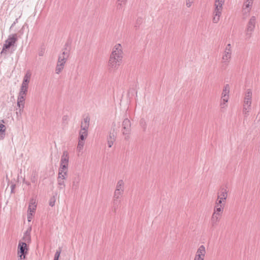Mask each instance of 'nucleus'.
I'll use <instances>...</instances> for the list:
<instances>
[{
	"label": "nucleus",
	"mask_w": 260,
	"mask_h": 260,
	"mask_svg": "<svg viewBox=\"0 0 260 260\" xmlns=\"http://www.w3.org/2000/svg\"><path fill=\"white\" fill-rule=\"evenodd\" d=\"M123 48L120 44H116L113 48L108 62V67L111 71H116L122 62Z\"/></svg>",
	"instance_id": "f257e3e1"
},
{
	"label": "nucleus",
	"mask_w": 260,
	"mask_h": 260,
	"mask_svg": "<svg viewBox=\"0 0 260 260\" xmlns=\"http://www.w3.org/2000/svg\"><path fill=\"white\" fill-rule=\"evenodd\" d=\"M60 250H57L55 253L54 260H58L60 254Z\"/></svg>",
	"instance_id": "a19ab883"
},
{
	"label": "nucleus",
	"mask_w": 260,
	"mask_h": 260,
	"mask_svg": "<svg viewBox=\"0 0 260 260\" xmlns=\"http://www.w3.org/2000/svg\"><path fill=\"white\" fill-rule=\"evenodd\" d=\"M64 64L59 63H57V65L55 68V73L57 74H60L64 68Z\"/></svg>",
	"instance_id": "c85d7f7f"
},
{
	"label": "nucleus",
	"mask_w": 260,
	"mask_h": 260,
	"mask_svg": "<svg viewBox=\"0 0 260 260\" xmlns=\"http://www.w3.org/2000/svg\"><path fill=\"white\" fill-rule=\"evenodd\" d=\"M140 124L141 125V126H142V127L144 129H146V124L145 121L144 120H143V119L141 120Z\"/></svg>",
	"instance_id": "c03bdc74"
},
{
	"label": "nucleus",
	"mask_w": 260,
	"mask_h": 260,
	"mask_svg": "<svg viewBox=\"0 0 260 260\" xmlns=\"http://www.w3.org/2000/svg\"><path fill=\"white\" fill-rule=\"evenodd\" d=\"M26 94L27 93H26L25 92H22L19 91L18 97L25 98V96H26Z\"/></svg>",
	"instance_id": "a18cd8bd"
},
{
	"label": "nucleus",
	"mask_w": 260,
	"mask_h": 260,
	"mask_svg": "<svg viewBox=\"0 0 260 260\" xmlns=\"http://www.w3.org/2000/svg\"><path fill=\"white\" fill-rule=\"evenodd\" d=\"M206 252L205 247L203 245H201L198 249L194 258L197 260H204Z\"/></svg>",
	"instance_id": "6e6552de"
},
{
	"label": "nucleus",
	"mask_w": 260,
	"mask_h": 260,
	"mask_svg": "<svg viewBox=\"0 0 260 260\" xmlns=\"http://www.w3.org/2000/svg\"><path fill=\"white\" fill-rule=\"evenodd\" d=\"M224 205H219L218 204L215 203V205L214 208V212H216L219 213H221L223 211Z\"/></svg>",
	"instance_id": "cd10ccee"
},
{
	"label": "nucleus",
	"mask_w": 260,
	"mask_h": 260,
	"mask_svg": "<svg viewBox=\"0 0 260 260\" xmlns=\"http://www.w3.org/2000/svg\"><path fill=\"white\" fill-rule=\"evenodd\" d=\"M5 126L3 124H0V139H3L5 136Z\"/></svg>",
	"instance_id": "7c9ffc66"
},
{
	"label": "nucleus",
	"mask_w": 260,
	"mask_h": 260,
	"mask_svg": "<svg viewBox=\"0 0 260 260\" xmlns=\"http://www.w3.org/2000/svg\"><path fill=\"white\" fill-rule=\"evenodd\" d=\"M25 183L27 185H30V183L28 182H26Z\"/></svg>",
	"instance_id": "6e6d98bb"
},
{
	"label": "nucleus",
	"mask_w": 260,
	"mask_h": 260,
	"mask_svg": "<svg viewBox=\"0 0 260 260\" xmlns=\"http://www.w3.org/2000/svg\"><path fill=\"white\" fill-rule=\"evenodd\" d=\"M193 3V0H186V5L188 8L191 7L192 4Z\"/></svg>",
	"instance_id": "79ce46f5"
},
{
	"label": "nucleus",
	"mask_w": 260,
	"mask_h": 260,
	"mask_svg": "<svg viewBox=\"0 0 260 260\" xmlns=\"http://www.w3.org/2000/svg\"><path fill=\"white\" fill-rule=\"evenodd\" d=\"M224 2L225 0H215L213 10L222 11Z\"/></svg>",
	"instance_id": "2eb2a0df"
},
{
	"label": "nucleus",
	"mask_w": 260,
	"mask_h": 260,
	"mask_svg": "<svg viewBox=\"0 0 260 260\" xmlns=\"http://www.w3.org/2000/svg\"><path fill=\"white\" fill-rule=\"evenodd\" d=\"M221 214V213L213 212L211 218V223L212 226H215L217 222L219 221Z\"/></svg>",
	"instance_id": "9b49d317"
},
{
	"label": "nucleus",
	"mask_w": 260,
	"mask_h": 260,
	"mask_svg": "<svg viewBox=\"0 0 260 260\" xmlns=\"http://www.w3.org/2000/svg\"><path fill=\"white\" fill-rule=\"evenodd\" d=\"M70 55L69 50L67 48L63 50L62 53L58 56L57 62L65 64Z\"/></svg>",
	"instance_id": "1a4fd4ad"
},
{
	"label": "nucleus",
	"mask_w": 260,
	"mask_h": 260,
	"mask_svg": "<svg viewBox=\"0 0 260 260\" xmlns=\"http://www.w3.org/2000/svg\"><path fill=\"white\" fill-rule=\"evenodd\" d=\"M131 122L127 118H125L122 123V133L124 136V140L128 141L131 133Z\"/></svg>",
	"instance_id": "7ed1b4c3"
},
{
	"label": "nucleus",
	"mask_w": 260,
	"mask_h": 260,
	"mask_svg": "<svg viewBox=\"0 0 260 260\" xmlns=\"http://www.w3.org/2000/svg\"><path fill=\"white\" fill-rule=\"evenodd\" d=\"M18 22V19H16L15 20V21L14 22V23L12 24V25L11 26V27L10 28H12V27H13L15 24Z\"/></svg>",
	"instance_id": "603ef678"
},
{
	"label": "nucleus",
	"mask_w": 260,
	"mask_h": 260,
	"mask_svg": "<svg viewBox=\"0 0 260 260\" xmlns=\"http://www.w3.org/2000/svg\"><path fill=\"white\" fill-rule=\"evenodd\" d=\"M250 10H251L249 9V8L248 9V8H245L243 7L242 13H243V16H244L245 17H247L249 15Z\"/></svg>",
	"instance_id": "c9c22d12"
},
{
	"label": "nucleus",
	"mask_w": 260,
	"mask_h": 260,
	"mask_svg": "<svg viewBox=\"0 0 260 260\" xmlns=\"http://www.w3.org/2000/svg\"><path fill=\"white\" fill-rule=\"evenodd\" d=\"M25 98L18 97L17 98V106L18 107V109H17V110H18L19 113L20 115L23 111L25 104Z\"/></svg>",
	"instance_id": "4468645a"
},
{
	"label": "nucleus",
	"mask_w": 260,
	"mask_h": 260,
	"mask_svg": "<svg viewBox=\"0 0 260 260\" xmlns=\"http://www.w3.org/2000/svg\"><path fill=\"white\" fill-rule=\"evenodd\" d=\"M31 181L33 183H35L37 181V178L35 175L31 176Z\"/></svg>",
	"instance_id": "de8ad7c7"
},
{
	"label": "nucleus",
	"mask_w": 260,
	"mask_h": 260,
	"mask_svg": "<svg viewBox=\"0 0 260 260\" xmlns=\"http://www.w3.org/2000/svg\"><path fill=\"white\" fill-rule=\"evenodd\" d=\"M251 109V104L246 105L243 104L242 113L245 117H247L249 115V113Z\"/></svg>",
	"instance_id": "aec40b11"
},
{
	"label": "nucleus",
	"mask_w": 260,
	"mask_h": 260,
	"mask_svg": "<svg viewBox=\"0 0 260 260\" xmlns=\"http://www.w3.org/2000/svg\"><path fill=\"white\" fill-rule=\"evenodd\" d=\"M56 199L54 196L51 197L49 200V204L51 207H53L55 205Z\"/></svg>",
	"instance_id": "e433bc0d"
},
{
	"label": "nucleus",
	"mask_w": 260,
	"mask_h": 260,
	"mask_svg": "<svg viewBox=\"0 0 260 260\" xmlns=\"http://www.w3.org/2000/svg\"><path fill=\"white\" fill-rule=\"evenodd\" d=\"M17 41V36L16 34H13L9 36L7 40H6L4 44L3 49L1 52V54L5 53L6 49H9L11 46H13Z\"/></svg>",
	"instance_id": "423d86ee"
},
{
	"label": "nucleus",
	"mask_w": 260,
	"mask_h": 260,
	"mask_svg": "<svg viewBox=\"0 0 260 260\" xmlns=\"http://www.w3.org/2000/svg\"><path fill=\"white\" fill-rule=\"evenodd\" d=\"M32 219V213H29L27 215V220L28 221H30Z\"/></svg>",
	"instance_id": "09e8293b"
},
{
	"label": "nucleus",
	"mask_w": 260,
	"mask_h": 260,
	"mask_svg": "<svg viewBox=\"0 0 260 260\" xmlns=\"http://www.w3.org/2000/svg\"><path fill=\"white\" fill-rule=\"evenodd\" d=\"M90 120V119L89 116H86L81 122V128L83 129V130L85 129L88 131L89 126Z\"/></svg>",
	"instance_id": "dca6fc26"
},
{
	"label": "nucleus",
	"mask_w": 260,
	"mask_h": 260,
	"mask_svg": "<svg viewBox=\"0 0 260 260\" xmlns=\"http://www.w3.org/2000/svg\"><path fill=\"white\" fill-rule=\"evenodd\" d=\"M218 196H220V198L225 200L228 197V190L226 188L222 187L220 189V192Z\"/></svg>",
	"instance_id": "a878e982"
},
{
	"label": "nucleus",
	"mask_w": 260,
	"mask_h": 260,
	"mask_svg": "<svg viewBox=\"0 0 260 260\" xmlns=\"http://www.w3.org/2000/svg\"><path fill=\"white\" fill-rule=\"evenodd\" d=\"M63 120H65L67 119V116H64L62 118Z\"/></svg>",
	"instance_id": "5fc2aeb1"
},
{
	"label": "nucleus",
	"mask_w": 260,
	"mask_h": 260,
	"mask_svg": "<svg viewBox=\"0 0 260 260\" xmlns=\"http://www.w3.org/2000/svg\"><path fill=\"white\" fill-rule=\"evenodd\" d=\"M222 11L213 10L212 12V22L214 23H217L221 16Z\"/></svg>",
	"instance_id": "ddd939ff"
},
{
	"label": "nucleus",
	"mask_w": 260,
	"mask_h": 260,
	"mask_svg": "<svg viewBox=\"0 0 260 260\" xmlns=\"http://www.w3.org/2000/svg\"><path fill=\"white\" fill-rule=\"evenodd\" d=\"M142 18H138L137 20L136 23L135 25V27L136 28H138L139 27V25L142 23Z\"/></svg>",
	"instance_id": "ea45409f"
},
{
	"label": "nucleus",
	"mask_w": 260,
	"mask_h": 260,
	"mask_svg": "<svg viewBox=\"0 0 260 260\" xmlns=\"http://www.w3.org/2000/svg\"><path fill=\"white\" fill-rule=\"evenodd\" d=\"M229 99V94L226 95H221L220 106L221 108H224L227 106L226 103H228Z\"/></svg>",
	"instance_id": "b1692460"
},
{
	"label": "nucleus",
	"mask_w": 260,
	"mask_h": 260,
	"mask_svg": "<svg viewBox=\"0 0 260 260\" xmlns=\"http://www.w3.org/2000/svg\"><path fill=\"white\" fill-rule=\"evenodd\" d=\"M124 183L122 180H119L117 182L115 190L124 192Z\"/></svg>",
	"instance_id": "4be33fe9"
},
{
	"label": "nucleus",
	"mask_w": 260,
	"mask_h": 260,
	"mask_svg": "<svg viewBox=\"0 0 260 260\" xmlns=\"http://www.w3.org/2000/svg\"><path fill=\"white\" fill-rule=\"evenodd\" d=\"M117 1L118 2H121V3H125L126 0H117Z\"/></svg>",
	"instance_id": "864d4df0"
},
{
	"label": "nucleus",
	"mask_w": 260,
	"mask_h": 260,
	"mask_svg": "<svg viewBox=\"0 0 260 260\" xmlns=\"http://www.w3.org/2000/svg\"><path fill=\"white\" fill-rule=\"evenodd\" d=\"M230 86L229 84H226L224 86L223 89L222 91L221 95H226L229 94L230 93Z\"/></svg>",
	"instance_id": "2f4dec72"
},
{
	"label": "nucleus",
	"mask_w": 260,
	"mask_h": 260,
	"mask_svg": "<svg viewBox=\"0 0 260 260\" xmlns=\"http://www.w3.org/2000/svg\"><path fill=\"white\" fill-rule=\"evenodd\" d=\"M256 18L254 16H252L248 20L245 28V39L249 40L252 36V34L255 28Z\"/></svg>",
	"instance_id": "f03ea898"
},
{
	"label": "nucleus",
	"mask_w": 260,
	"mask_h": 260,
	"mask_svg": "<svg viewBox=\"0 0 260 260\" xmlns=\"http://www.w3.org/2000/svg\"><path fill=\"white\" fill-rule=\"evenodd\" d=\"M80 181V177L79 175L75 176L73 178L72 188L74 190H76L78 189L79 183Z\"/></svg>",
	"instance_id": "f3484780"
},
{
	"label": "nucleus",
	"mask_w": 260,
	"mask_h": 260,
	"mask_svg": "<svg viewBox=\"0 0 260 260\" xmlns=\"http://www.w3.org/2000/svg\"><path fill=\"white\" fill-rule=\"evenodd\" d=\"M17 254L20 260L26 258V254L28 252V247L25 242L20 241L18 246Z\"/></svg>",
	"instance_id": "39448f33"
},
{
	"label": "nucleus",
	"mask_w": 260,
	"mask_h": 260,
	"mask_svg": "<svg viewBox=\"0 0 260 260\" xmlns=\"http://www.w3.org/2000/svg\"><path fill=\"white\" fill-rule=\"evenodd\" d=\"M125 3H121V2H119L118 4H117V8L118 9H121L122 7V4H125Z\"/></svg>",
	"instance_id": "8fccbe9b"
},
{
	"label": "nucleus",
	"mask_w": 260,
	"mask_h": 260,
	"mask_svg": "<svg viewBox=\"0 0 260 260\" xmlns=\"http://www.w3.org/2000/svg\"><path fill=\"white\" fill-rule=\"evenodd\" d=\"M232 54V49L231 44H228L222 53V62L225 65H228L230 62Z\"/></svg>",
	"instance_id": "20e7f679"
},
{
	"label": "nucleus",
	"mask_w": 260,
	"mask_h": 260,
	"mask_svg": "<svg viewBox=\"0 0 260 260\" xmlns=\"http://www.w3.org/2000/svg\"><path fill=\"white\" fill-rule=\"evenodd\" d=\"M15 187V184H13L11 185V192H14V189Z\"/></svg>",
	"instance_id": "3c124183"
},
{
	"label": "nucleus",
	"mask_w": 260,
	"mask_h": 260,
	"mask_svg": "<svg viewBox=\"0 0 260 260\" xmlns=\"http://www.w3.org/2000/svg\"><path fill=\"white\" fill-rule=\"evenodd\" d=\"M112 210L116 213L121 204V200L119 199H112Z\"/></svg>",
	"instance_id": "6ab92c4d"
},
{
	"label": "nucleus",
	"mask_w": 260,
	"mask_h": 260,
	"mask_svg": "<svg viewBox=\"0 0 260 260\" xmlns=\"http://www.w3.org/2000/svg\"><path fill=\"white\" fill-rule=\"evenodd\" d=\"M67 176H68V169H61V168H59L57 179L66 180L67 177Z\"/></svg>",
	"instance_id": "a211bd4d"
},
{
	"label": "nucleus",
	"mask_w": 260,
	"mask_h": 260,
	"mask_svg": "<svg viewBox=\"0 0 260 260\" xmlns=\"http://www.w3.org/2000/svg\"><path fill=\"white\" fill-rule=\"evenodd\" d=\"M252 4H253V1H249V0L248 1L245 0L243 7L245 8H248V9L249 8V9L251 10L252 6Z\"/></svg>",
	"instance_id": "473e14b6"
},
{
	"label": "nucleus",
	"mask_w": 260,
	"mask_h": 260,
	"mask_svg": "<svg viewBox=\"0 0 260 260\" xmlns=\"http://www.w3.org/2000/svg\"><path fill=\"white\" fill-rule=\"evenodd\" d=\"M69 156L67 151H64L61 157L60 166L61 169H67L69 165Z\"/></svg>",
	"instance_id": "0eeeda50"
},
{
	"label": "nucleus",
	"mask_w": 260,
	"mask_h": 260,
	"mask_svg": "<svg viewBox=\"0 0 260 260\" xmlns=\"http://www.w3.org/2000/svg\"><path fill=\"white\" fill-rule=\"evenodd\" d=\"M45 50L44 48H41L39 52H38V55L40 56H42L44 55V53H45Z\"/></svg>",
	"instance_id": "37998d69"
},
{
	"label": "nucleus",
	"mask_w": 260,
	"mask_h": 260,
	"mask_svg": "<svg viewBox=\"0 0 260 260\" xmlns=\"http://www.w3.org/2000/svg\"><path fill=\"white\" fill-rule=\"evenodd\" d=\"M123 194V192L115 190L113 196V199H119L120 200V198L122 197Z\"/></svg>",
	"instance_id": "72a5a7b5"
},
{
	"label": "nucleus",
	"mask_w": 260,
	"mask_h": 260,
	"mask_svg": "<svg viewBox=\"0 0 260 260\" xmlns=\"http://www.w3.org/2000/svg\"><path fill=\"white\" fill-rule=\"evenodd\" d=\"M115 141L107 140L108 146L109 148H111L114 144Z\"/></svg>",
	"instance_id": "49530a36"
},
{
	"label": "nucleus",
	"mask_w": 260,
	"mask_h": 260,
	"mask_svg": "<svg viewBox=\"0 0 260 260\" xmlns=\"http://www.w3.org/2000/svg\"><path fill=\"white\" fill-rule=\"evenodd\" d=\"M88 131L83 129H80L79 132V140L84 141L87 137Z\"/></svg>",
	"instance_id": "393cba45"
},
{
	"label": "nucleus",
	"mask_w": 260,
	"mask_h": 260,
	"mask_svg": "<svg viewBox=\"0 0 260 260\" xmlns=\"http://www.w3.org/2000/svg\"><path fill=\"white\" fill-rule=\"evenodd\" d=\"M37 205L35 201L33 200H31L30 203V205H29L28 211L29 213H34L36 209Z\"/></svg>",
	"instance_id": "bb28decb"
},
{
	"label": "nucleus",
	"mask_w": 260,
	"mask_h": 260,
	"mask_svg": "<svg viewBox=\"0 0 260 260\" xmlns=\"http://www.w3.org/2000/svg\"><path fill=\"white\" fill-rule=\"evenodd\" d=\"M30 77H31V73H30L29 71H27V72L26 73V74H25V75L23 77V81H22L21 85H26L27 86H28V83L30 81Z\"/></svg>",
	"instance_id": "412c9836"
},
{
	"label": "nucleus",
	"mask_w": 260,
	"mask_h": 260,
	"mask_svg": "<svg viewBox=\"0 0 260 260\" xmlns=\"http://www.w3.org/2000/svg\"><path fill=\"white\" fill-rule=\"evenodd\" d=\"M31 231V227H29L23 234L22 242H25V244L30 243L31 242V236L30 232Z\"/></svg>",
	"instance_id": "f8f14e48"
},
{
	"label": "nucleus",
	"mask_w": 260,
	"mask_h": 260,
	"mask_svg": "<svg viewBox=\"0 0 260 260\" xmlns=\"http://www.w3.org/2000/svg\"><path fill=\"white\" fill-rule=\"evenodd\" d=\"M252 92L251 89H248L245 92L243 104L249 105L252 104Z\"/></svg>",
	"instance_id": "9d476101"
},
{
	"label": "nucleus",
	"mask_w": 260,
	"mask_h": 260,
	"mask_svg": "<svg viewBox=\"0 0 260 260\" xmlns=\"http://www.w3.org/2000/svg\"><path fill=\"white\" fill-rule=\"evenodd\" d=\"M28 86H27L26 85H21L20 89V91L22 92H25L27 93V90H28Z\"/></svg>",
	"instance_id": "58836bf2"
},
{
	"label": "nucleus",
	"mask_w": 260,
	"mask_h": 260,
	"mask_svg": "<svg viewBox=\"0 0 260 260\" xmlns=\"http://www.w3.org/2000/svg\"><path fill=\"white\" fill-rule=\"evenodd\" d=\"M224 200V199L220 198V196H217V199L215 203L218 204V205H224V204L222 203Z\"/></svg>",
	"instance_id": "4c0bfd02"
},
{
	"label": "nucleus",
	"mask_w": 260,
	"mask_h": 260,
	"mask_svg": "<svg viewBox=\"0 0 260 260\" xmlns=\"http://www.w3.org/2000/svg\"><path fill=\"white\" fill-rule=\"evenodd\" d=\"M65 179H57V184L58 185V188L59 190L62 189L63 188L65 187V182H64Z\"/></svg>",
	"instance_id": "c756f323"
},
{
	"label": "nucleus",
	"mask_w": 260,
	"mask_h": 260,
	"mask_svg": "<svg viewBox=\"0 0 260 260\" xmlns=\"http://www.w3.org/2000/svg\"><path fill=\"white\" fill-rule=\"evenodd\" d=\"M84 145V141L79 140L77 147V151L79 152H80L83 149Z\"/></svg>",
	"instance_id": "f704fd0d"
},
{
	"label": "nucleus",
	"mask_w": 260,
	"mask_h": 260,
	"mask_svg": "<svg viewBox=\"0 0 260 260\" xmlns=\"http://www.w3.org/2000/svg\"><path fill=\"white\" fill-rule=\"evenodd\" d=\"M116 132L115 129L110 131L107 136V140L115 141L116 139Z\"/></svg>",
	"instance_id": "5701e85b"
}]
</instances>
